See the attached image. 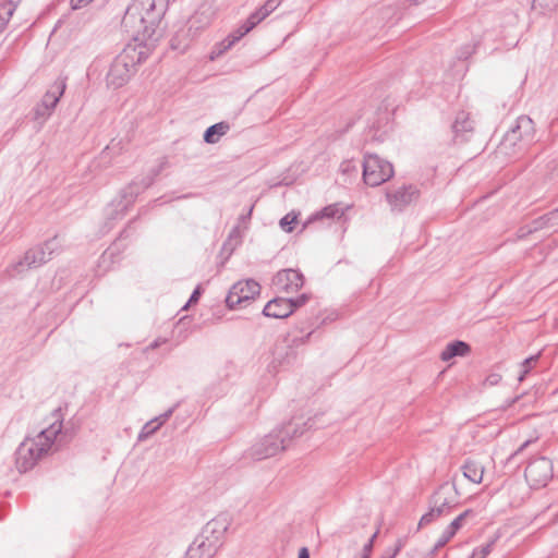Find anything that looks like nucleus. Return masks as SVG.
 Wrapping results in <instances>:
<instances>
[{"label":"nucleus","instance_id":"1","mask_svg":"<svg viewBox=\"0 0 558 558\" xmlns=\"http://www.w3.org/2000/svg\"><path fill=\"white\" fill-rule=\"evenodd\" d=\"M170 0H132L122 19V26L135 40L154 37Z\"/></svg>","mask_w":558,"mask_h":558},{"label":"nucleus","instance_id":"2","mask_svg":"<svg viewBox=\"0 0 558 558\" xmlns=\"http://www.w3.org/2000/svg\"><path fill=\"white\" fill-rule=\"evenodd\" d=\"M54 421L33 438H26L16 449L15 462L20 472L33 469L36 463L49 453L58 435L62 433V420L60 411L53 412Z\"/></svg>","mask_w":558,"mask_h":558},{"label":"nucleus","instance_id":"3","mask_svg":"<svg viewBox=\"0 0 558 558\" xmlns=\"http://www.w3.org/2000/svg\"><path fill=\"white\" fill-rule=\"evenodd\" d=\"M304 429H301L298 423L289 422L253 445L251 456L257 460L276 456L288 448L293 437L302 435Z\"/></svg>","mask_w":558,"mask_h":558},{"label":"nucleus","instance_id":"4","mask_svg":"<svg viewBox=\"0 0 558 558\" xmlns=\"http://www.w3.org/2000/svg\"><path fill=\"white\" fill-rule=\"evenodd\" d=\"M459 505L454 485L445 483L429 499V511L422 515L418 527L425 526L442 517L448 515Z\"/></svg>","mask_w":558,"mask_h":558},{"label":"nucleus","instance_id":"5","mask_svg":"<svg viewBox=\"0 0 558 558\" xmlns=\"http://www.w3.org/2000/svg\"><path fill=\"white\" fill-rule=\"evenodd\" d=\"M60 242L57 236L46 241L43 245L29 248L24 257L8 268L10 277H15L28 269L37 268L49 262L53 254L60 251Z\"/></svg>","mask_w":558,"mask_h":558},{"label":"nucleus","instance_id":"6","mask_svg":"<svg viewBox=\"0 0 558 558\" xmlns=\"http://www.w3.org/2000/svg\"><path fill=\"white\" fill-rule=\"evenodd\" d=\"M392 165L375 154H367L363 162V179L369 186H378L393 175Z\"/></svg>","mask_w":558,"mask_h":558},{"label":"nucleus","instance_id":"7","mask_svg":"<svg viewBox=\"0 0 558 558\" xmlns=\"http://www.w3.org/2000/svg\"><path fill=\"white\" fill-rule=\"evenodd\" d=\"M534 132L533 120L527 116H520L517 119L515 125L505 135L500 144V150H507L510 146H517L518 142L522 143L520 149L523 148V144H527L533 140Z\"/></svg>","mask_w":558,"mask_h":558},{"label":"nucleus","instance_id":"8","mask_svg":"<svg viewBox=\"0 0 558 558\" xmlns=\"http://www.w3.org/2000/svg\"><path fill=\"white\" fill-rule=\"evenodd\" d=\"M524 476L532 488H542L553 478V463L548 458L537 457L525 468Z\"/></svg>","mask_w":558,"mask_h":558},{"label":"nucleus","instance_id":"9","mask_svg":"<svg viewBox=\"0 0 558 558\" xmlns=\"http://www.w3.org/2000/svg\"><path fill=\"white\" fill-rule=\"evenodd\" d=\"M145 40H135L128 44L116 57L113 66L116 69L131 70L140 65L148 58V48L143 44Z\"/></svg>","mask_w":558,"mask_h":558},{"label":"nucleus","instance_id":"10","mask_svg":"<svg viewBox=\"0 0 558 558\" xmlns=\"http://www.w3.org/2000/svg\"><path fill=\"white\" fill-rule=\"evenodd\" d=\"M65 90V80H57L46 92L41 101L35 107L36 120L46 121L53 112L60 97Z\"/></svg>","mask_w":558,"mask_h":558},{"label":"nucleus","instance_id":"11","mask_svg":"<svg viewBox=\"0 0 558 558\" xmlns=\"http://www.w3.org/2000/svg\"><path fill=\"white\" fill-rule=\"evenodd\" d=\"M259 292L260 286L257 281L253 279L238 281L231 287L226 298L227 306L233 310L243 302L253 300Z\"/></svg>","mask_w":558,"mask_h":558},{"label":"nucleus","instance_id":"12","mask_svg":"<svg viewBox=\"0 0 558 558\" xmlns=\"http://www.w3.org/2000/svg\"><path fill=\"white\" fill-rule=\"evenodd\" d=\"M420 192L412 184H402L386 192V201L391 210L401 211L418 198Z\"/></svg>","mask_w":558,"mask_h":558},{"label":"nucleus","instance_id":"13","mask_svg":"<svg viewBox=\"0 0 558 558\" xmlns=\"http://www.w3.org/2000/svg\"><path fill=\"white\" fill-rule=\"evenodd\" d=\"M304 284V276L295 269H282L272 278V287L278 293L292 294Z\"/></svg>","mask_w":558,"mask_h":558},{"label":"nucleus","instance_id":"14","mask_svg":"<svg viewBox=\"0 0 558 558\" xmlns=\"http://www.w3.org/2000/svg\"><path fill=\"white\" fill-rule=\"evenodd\" d=\"M229 526V522L226 517L219 515L213 520H210L203 529L201 536L208 539L213 543L215 541V544L220 547L221 539L227 532Z\"/></svg>","mask_w":558,"mask_h":558},{"label":"nucleus","instance_id":"15","mask_svg":"<svg viewBox=\"0 0 558 558\" xmlns=\"http://www.w3.org/2000/svg\"><path fill=\"white\" fill-rule=\"evenodd\" d=\"M281 3V0H267L262 7L250 14L245 22L241 25L244 33H250L260 22L268 17Z\"/></svg>","mask_w":558,"mask_h":558},{"label":"nucleus","instance_id":"16","mask_svg":"<svg viewBox=\"0 0 558 558\" xmlns=\"http://www.w3.org/2000/svg\"><path fill=\"white\" fill-rule=\"evenodd\" d=\"M219 547L215 541L208 539L198 535L186 550V558H213L218 551Z\"/></svg>","mask_w":558,"mask_h":558},{"label":"nucleus","instance_id":"17","mask_svg":"<svg viewBox=\"0 0 558 558\" xmlns=\"http://www.w3.org/2000/svg\"><path fill=\"white\" fill-rule=\"evenodd\" d=\"M247 33H244V28L240 25L236 29L231 32L225 39L214 45L209 52V59L211 61L220 58L223 53L230 50L238 41H240Z\"/></svg>","mask_w":558,"mask_h":558},{"label":"nucleus","instance_id":"18","mask_svg":"<svg viewBox=\"0 0 558 558\" xmlns=\"http://www.w3.org/2000/svg\"><path fill=\"white\" fill-rule=\"evenodd\" d=\"M263 314L272 318H286L292 314L291 301L288 298H275L265 305Z\"/></svg>","mask_w":558,"mask_h":558},{"label":"nucleus","instance_id":"19","mask_svg":"<svg viewBox=\"0 0 558 558\" xmlns=\"http://www.w3.org/2000/svg\"><path fill=\"white\" fill-rule=\"evenodd\" d=\"M470 345L460 340L452 341L446 345L440 353V359L444 362H448L456 356H464L470 352Z\"/></svg>","mask_w":558,"mask_h":558},{"label":"nucleus","instance_id":"20","mask_svg":"<svg viewBox=\"0 0 558 558\" xmlns=\"http://www.w3.org/2000/svg\"><path fill=\"white\" fill-rule=\"evenodd\" d=\"M463 475L472 483L480 484L484 475V466L474 460H466L462 466Z\"/></svg>","mask_w":558,"mask_h":558},{"label":"nucleus","instance_id":"21","mask_svg":"<svg viewBox=\"0 0 558 558\" xmlns=\"http://www.w3.org/2000/svg\"><path fill=\"white\" fill-rule=\"evenodd\" d=\"M229 130V123L223 121L210 125L204 133V141L208 144H215L220 140L221 136L226 135Z\"/></svg>","mask_w":558,"mask_h":558},{"label":"nucleus","instance_id":"22","mask_svg":"<svg viewBox=\"0 0 558 558\" xmlns=\"http://www.w3.org/2000/svg\"><path fill=\"white\" fill-rule=\"evenodd\" d=\"M474 129V122L470 119V116L465 111L458 112L456 120L452 124V130L458 136L462 133L472 132Z\"/></svg>","mask_w":558,"mask_h":558},{"label":"nucleus","instance_id":"23","mask_svg":"<svg viewBox=\"0 0 558 558\" xmlns=\"http://www.w3.org/2000/svg\"><path fill=\"white\" fill-rule=\"evenodd\" d=\"M130 80L129 72H108L106 82L109 87L119 88Z\"/></svg>","mask_w":558,"mask_h":558},{"label":"nucleus","instance_id":"24","mask_svg":"<svg viewBox=\"0 0 558 558\" xmlns=\"http://www.w3.org/2000/svg\"><path fill=\"white\" fill-rule=\"evenodd\" d=\"M474 517V511L472 509H466L461 514H459L457 518H454L451 523L446 527L448 531V534L456 535L457 532L463 526L464 521L470 518Z\"/></svg>","mask_w":558,"mask_h":558},{"label":"nucleus","instance_id":"25","mask_svg":"<svg viewBox=\"0 0 558 558\" xmlns=\"http://www.w3.org/2000/svg\"><path fill=\"white\" fill-rule=\"evenodd\" d=\"M288 347L283 344H276L272 352V361L270 363V367L276 369L279 365L284 363V361L289 357L287 352Z\"/></svg>","mask_w":558,"mask_h":558},{"label":"nucleus","instance_id":"26","mask_svg":"<svg viewBox=\"0 0 558 558\" xmlns=\"http://www.w3.org/2000/svg\"><path fill=\"white\" fill-rule=\"evenodd\" d=\"M539 356H541V353H537L535 355H531L530 357H526L521 363L522 371H521V373H520V375L518 377L519 381L524 380L525 376L530 373L532 367L537 363Z\"/></svg>","mask_w":558,"mask_h":558},{"label":"nucleus","instance_id":"27","mask_svg":"<svg viewBox=\"0 0 558 558\" xmlns=\"http://www.w3.org/2000/svg\"><path fill=\"white\" fill-rule=\"evenodd\" d=\"M318 215L326 218H340L343 216V210L338 204H332L326 206Z\"/></svg>","mask_w":558,"mask_h":558},{"label":"nucleus","instance_id":"28","mask_svg":"<svg viewBox=\"0 0 558 558\" xmlns=\"http://www.w3.org/2000/svg\"><path fill=\"white\" fill-rule=\"evenodd\" d=\"M137 190L133 185H130L128 189L123 190L122 201L120 202V205L123 209H126L128 206L134 202Z\"/></svg>","mask_w":558,"mask_h":558},{"label":"nucleus","instance_id":"29","mask_svg":"<svg viewBox=\"0 0 558 558\" xmlns=\"http://www.w3.org/2000/svg\"><path fill=\"white\" fill-rule=\"evenodd\" d=\"M159 428H160V427H159V425H157V424L155 423V421H151V420H150L149 422H147V423L143 426L142 430L140 432V434H138V440H145V439H147L149 436H151L153 434H155Z\"/></svg>","mask_w":558,"mask_h":558},{"label":"nucleus","instance_id":"30","mask_svg":"<svg viewBox=\"0 0 558 558\" xmlns=\"http://www.w3.org/2000/svg\"><path fill=\"white\" fill-rule=\"evenodd\" d=\"M533 7L544 12H553L558 8V0H533Z\"/></svg>","mask_w":558,"mask_h":558},{"label":"nucleus","instance_id":"31","mask_svg":"<svg viewBox=\"0 0 558 558\" xmlns=\"http://www.w3.org/2000/svg\"><path fill=\"white\" fill-rule=\"evenodd\" d=\"M558 213V209L555 210V211H551L549 213L548 215H545L543 217H539L537 220H535L533 222V230H538L539 228H543V227H546V226H550V221L555 218V216L557 215ZM551 226H554L551 223Z\"/></svg>","mask_w":558,"mask_h":558},{"label":"nucleus","instance_id":"32","mask_svg":"<svg viewBox=\"0 0 558 558\" xmlns=\"http://www.w3.org/2000/svg\"><path fill=\"white\" fill-rule=\"evenodd\" d=\"M495 541H490L487 544L475 548L472 553L471 558H485L493 549Z\"/></svg>","mask_w":558,"mask_h":558},{"label":"nucleus","instance_id":"33","mask_svg":"<svg viewBox=\"0 0 558 558\" xmlns=\"http://www.w3.org/2000/svg\"><path fill=\"white\" fill-rule=\"evenodd\" d=\"M296 222V216L293 215L292 213L290 214H287L283 218L280 219V227L282 230L287 231V232H291L293 227L292 225Z\"/></svg>","mask_w":558,"mask_h":558},{"label":"nucleus","instance_id":"34","mask_svg":"<svg viewBox=\"0 0 558 558\" xmlns=\"http://www.w3.org/2000/svg\"><path fill=\"white\" fill-rule=\"evenodd\" d=\"M452 537L453 535L448 534V531L445 529L440 537L434 545L433 549L430 550V554H435L439 548L444 547Z\"/></svg>","mask_w":558,"mask_h":558},{"label":"nucleus","instance_id":"35","mask_svg":"<svg viewBox=\"0 0 558 558\" xmlns=\"http://www.w3.org/2000/svg\"><path fill=\"white\" fill-rule=\"evenodd\" d=\"M288 300L291 301V308H292V313H293L296 308L303 306L310 300V296H308V294L303 293L300 296L294 298V299L288 298Z\"/></svg>","mask_w":558,"mask_h":558},{"label":"nucleus","instance_id":"36","mask_svg":"<svg viewBox=\"0 0 558 558\" xmlns=\"http://www.w3.org/2000/svg\"><path fill=\"white\" fill-rule=\"evenodd\" d=\"M174 409H175V405L170 408V409H168L165 413H162L159 416L153 418L151 421H155V423L157 425H159V427H161L170 418V416L174 412Z\"/></svg>","mask_w":558,"mask_h":558},{"label":"nucleus","instance_id":"37","mask_svg":"<svg viewBox=\"0 0 558 558\" xmlns=\"http://www.w3.org/2000/svg\"><path fill=\"white\" fill-rule=\"evenodd\" d=\"M475 47L472 45H465L458 52L459 60H468L474 53Z\"/></svg>","mask_w":558,"mask_h":558},{"label":"nucleus","instance_id":"38","mask_svg":"<svg viewBox=\"0 0 558 558\" xmlns=\"http://www.w3.org/2000/svg\"><path fill=\"white\" fill-rule=\"evenodd\" d=\"M377 533H378V532H375V533L371 536V538L367 541V543L363 546V550H362V553H361L362 555H366V556L369 558L371 553H372V550H373L374 541H375V538H376V536H377Z\"/></svg>","mask_w":558,"mask_h":558},{"label":"nucleus","instance_id":"39","mask_svg":"<svg viewBox=\"0 0 558 558\" xmlns=\"http://www.w3.org/2000/svg\"><path fill=\"white\" fill-rule=\"evenodd\" d=\"M401 542H398V544L393 547V548H389L387 549L381 556L380 558H396V556L398 555V553L400 551L401 549Z\"/></svg>","mask_w":558,"mask_h":558},{"label":"nucleus","instance_id":"40","mask_svg":"<svg viewBox=\"0 0 558 558\" xmlns=\"http://www.w3.org/2000/svg\"><path fill=\"white\" fill-rule=\"evenodd\" d=\"M13 14V9L9 5L5 12V16L0 15V34L4 31L10 16Z\"/></svg>","mask_w":558,"mask_h":558},{"label":"nucleus","instance_id":"41","mask_svg":"<svg viewBox=\"0 0 558 558\" xmlns=\"http://www.w3.org/2000/svg\"><path fill=\"white\" fill-rule=\"evenodd\" d=\"M501 376L499 374H490L486 377L485 384L489 386H496L500 383Z\"/></svg>","mask_w":558,"mask_h":558},{"label":"nucleus","instance_id":"42","mask_svg":"<svg viewBox=\"0 0 558 558\" xmlns=\"http://www.w3.org/2000/svg\"><path fill=\"white\" fill-rule=\"evenodd\" d=\"M165 342H166L165 339H156L154 342H151L148 347L145 348L144 352H148L149 350L157 349Z\"/></svg>","mask_w":558,"mask_h":558},{"label":"nucleus","instance_id":"43","mask_svg":"<svg viewBox=\"0 0 558 558\" xmlns=\"http://www.w3.org/2000/svg\"><path fill=\"white\" fill-rule=\"evenodd\" d=\"M199 295H201V288H199V287H197V288L193 291V293H192V295H191V298H190V300H189L187 304L185 305V307H186L190 303L197 302V301H198Z\"/></svg>","mask_w":558,"mask_h":558},{"label":"nucleus","instance_id":"44","mask_svg":"<svg viewBox=\"0 0 558 558\" xmlns=\"http://www.w3.org/2000/svg\"><path fill=\"white\" fill-rule=\"evenodd\" d=\"M197 22H198V15H197V14H195V15H193V16L189 20L190 29H192L193 27L198 28V27L196 26V23H197Z\"/></svg>","mask_w":558,"mask_h":558},{"label":"nucleus","instance_id":"45","mask_svg":"<svg viewBox=\"0 0 558 558\" xmlns=\"http://www.w3.org/2000/svg\"><path fill=\"white\" fill-rule=\"evenodd\" d=\"M532 442V440H526L524 441L512 454L513 456H517L518 453H520L521 451H523Z\"/></svg>","mask_w":558,"mask_h":558},{"label":"nucleus","instance_id":"46","mask_svg":"<svg viewBox=\"0 0 558 558\" xmlns=\"http://www.w3.org/2000/svg\"><path fill=\"white\" fill-rule=\"evenodd\" d=\"M298 558H310L308 549L306 547H302L299 551Z\"/></svg>","mask_w":558,"mask_h":558},{"label":"nucleus","instance_id":"47","mask_svg":"<svg viewBox=\"0 0 558 558\" xmlns=\"http://www.w3.org/2000/svg\"><path fill=\"white\" fill-rule=\"evenodd\" d=\"M252 210H253V207H251V208H250V210H248V213H247V217H250V216H251Z\"/></svg>","mask_w":558,"mask_h":558}]
</instances>
